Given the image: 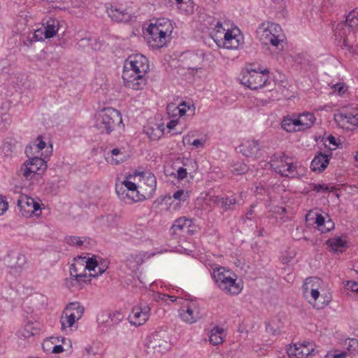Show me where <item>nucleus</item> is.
I'll return each mask as SVG.
<instances>
[{
    "mask_svg": "<svg viewBox=\"0 0 358 358\" xmlns=\"http://www.w3.org/2000/svg\"><path fill=\"white\" fill-rule=\"evenodd\" d=\"M108 268L106 262L99 263L95 259L79 257L70 267V277L66 280L69 288L80 289L91 278L98 277Z\"/></svg>",
    "mask_w": 358,
    "mask_h": 358,
    "instance_id": "obj_1",
    "label": "nucleus"
},
{
    "mask_svg": "<svg viewBox=\"0 0 358 358\" xmlns=\"http://www.w3.org/2000/svg\"><path fill=\"white\" fill-rule=\"evenodd\" d=\"M149 70V62L141 54L128 57L124 64L122 79L124 85L134 90H141L146 84L145 75Z\"/></svg>",
    "mask_w": 358,
    "mask_h": 358,
    "instance_id": "obj_2",
    "label": "nucleus"
},
{
    "mask_svg": "<svg viewBox=\"0 0 358 358\" xmlns=\"http://www.w3.org/2000/svg\"><path fill=\"white\" fill-rule=\"evenodd\" d=\"M212 37L219 47L236 49L243 43V37L240 29L230 20L217 22Z\"/></svg>",
    "mask_w": 358,
    "mask_h": 358,
    "instance_id": "obj_3",
    "label": "nucleus"
},
{
    "mask_svg": "<svg viewBox=\"0 0 358 358\" xmlns=\"http://www.w3.org/2000/svg\"><path fill=\"white\" fill-rule=\"evenodd\" d=\"M173 31L172 22L168 18H158L146 29L145 39L150 48L160 49L166 46Z\"/></svg>",
    "mask_w": 358,
    "mask_h": 358,
    "instance_id": "obj_4",
    "label": "nucleus"
},
{
    "mask_svg": "<svg viewBox=\"0 0 358 358\" xmlns=\"http://www.w3.org/2000/svg\"><path fill=\"white\" fill-rule=\"evenodd\" d=\"M354 31H358V8L350 12L345 22L338 23L334 29L337 45L350 53L355 52L352 43L355 37Z\"/></svg>",
    "mask_w": 358,
    "mask_h": 358,
    "instance_id": "obj_5",
    "label": "nucleus"
},
{
    "mask_svg": "<svg viewBox=\"0 0 358 358\" xmlns=\"http://www.w3.org/2000/svg\"><path fill=\"white\" fill-rule=\"evenodd\" d=\"M256 32L257 37L262 44L271 45L278 50L283 48L282 44L285 40V35L279 24L264 22L259 25Z\"/></svg>",
    "mask_w": 358,
    "mask_h": 358,
    "instance_id": "obj_6",
    "label": "nucleus"
},
{
    "mask_svg": "<svg viewBox=\"0 0 358 358\" xmlns=\"http://www.w3.org/2000/svg\"><path fill=\"white\" fill-rule=\"evenodd\" d=\"M122 122V115L117 110L105 108L96 114L94 127L101 133L110 134Z\"/></svg>",
    "mask_w": 358,
    "mask_h": 358,
    "instance_id": "obj_7",
    "label": "nucleus"
},
{
    "mask_svg": "<svg viewBox=\"0 0 358 358\" xmlns=\"http://www.w3.org/2000/svg\"><path fill=\"white\" fill-rule=\"evenodd\" d=\"M212 275L218 287L227 294H238L241 288L236 283L235 275L224 267L216 266L213 268Z\"/></svg>",
    "mask_w": 358,
    "mask_h": 358,
    "instance_id": "obj_8",
    "label": "nucleus"
},
{
    "mask_svg": "<svg viewBox=\"0 0 358 358\" xmlns=\"http://www.w3.org/2000/svg\"><path fill=\"white\" fill-rule=\"evenodd\" d=\"M84 310V307L79 302L69 303L64 308L60 317L62 329H76L78 328L77 321L81 319Z\"/></svg>",
    "mask_w": 358,
    "mask_h": 358,
    "instance_id": "obj_9",
    "label": "nucleus"
},
{
    "mask_svg": "<svg viewBox=\"0 0 358 358\" xmlns=\"http://www.w3.org/2000/svg\"><path fill=\"white\" fill-rule=\"evenodd\" d=\"M178 303L180 304V308L178 310V317L182 322L192 324L201 318V308L196 301L179 299Z\"/></svg>",
    "mask_w": 358,
    "mask_h": 358,
    "instance_id": "obj_10",
    "label": "nucleus"
},
{
    "mask_svg": "<svg viewBox=\"0 0 358 358\" xmlns=\"http://www.w3.org/2000/svg\"><path fill=\"white\" fill-rule=\"evenodd\" d=\"M321 280L318 278H306L303 285V296L308 302L316 309H322L329 303V299L321 301L318 285Z\"/></svg>",
    "mask_w": 358,
    "mask_h": 358,
    "instance_id": "obj_11",
    "label": "nucleus"
},
{
    "mask_svg": "<svg viewBox=\"0 0 358 358\" xmlns=\"http://www.w3.org/2000/svg\"><path fill=\"white\" fill-rule=\"evenodd\" d=\"M269 164L271 168L282 176L294 178L298 175L296 164L284 153L274 154Z\"/></svg>",
    "mask_w": 358,
    "mask_h": 358,
    "instance_id": "obj_12",
    "label": "nucleus"
},
{
    "mask_svg": "<svg viewBox=\"0 0 358 358\" xmlns=\"http://www.w3.org/2000/svg\"><path fill=\"white\" fill-rule=\"evenodd\" d=\"M20 211L26 217H40L44 204L39 199H34L26 194L20 195L17 200Z\"/></svg>",
    "mask_w": 358,
    "mask_h": 358,
    "instance_id": "obj_13",
    "label": "nucleus"
},
{
    "mask_svg": "<svg viewBox=\"0 0 358 358\" xmlns=\"http://www.w3.org/2000/svg\"><path fill=\"white\" fill-rule=\"evenodd\" d=\"M139 195L142 201L152 198L157 189V179L149 171L137 173Z\"/></svg>",
    "mask_w": 358,
    "mask_h": 358,
    "instance_id": "obj_14",
    "label": "nucleus"
},
{
    "mask_svg": "<svg viewBox=\"0 0 358 358\" xmlns=\"http://www.w3.org/2000/svg\"><path fill=\"white\" fill-rule=\"evenodd\" d=\"M22 165L20 171L27 180L41 176L47 169V162L43 157H28Z\"/></svg>",
    "mask_w": 358,
    "mask_h": 358,
    "instance_id": "obj_15",
    "label": "nucleus"
},
{
    "mask_svg": "<svg viewBox=\"0 0 358 358\" xmlns=\"http://www.w3.org/2000/svg\"><path fill=\"white\" fill-rule=\"evenodd\" d=\"M269 71L267 69L258 67L257 69L248 66V88L257 90L262 87L266 83L269 78Z\"/></svg>",
    "mask_w": 358,
    "mask_h": 358,
    "instance_id": "obj_16",
    "label": "nucleus"
},
{
    "mask_svg": "<svg viewBox=\"0 0 358 358\" xmlns=\"http://www.w3.org/2000/svg\"><path fill=\"white\" fill-rule=\"evenodd\" d=\"M52 148L50 145L46 147V143L41 136H38L36 140L25 148V154L27 157H43L45 159L52 153Z\"/></svg>",
    "mask_w": 358,
    "mask_h": 358,
    "instance_id": "obj_17",
    "label": "nucleus"
},
{
    "mask_svg": "<svg viewBox=\"0 0 358 358\" xmlns=\"http://www.w3.org/2000/svg\"><path fill=\"white\" fill-rule=\"evenodd\" d=\"M151 308L145 303L135 306L129 315L130 323L136 327L144 324L150 316Z\"/></svg>",
    "mask_w": 358,
    "mask_h": 358,
    "instance_id": "obj_18",
    "label": "nucleus"
},
{
    "mask_svg": "<svg viewBox=\"0 0 358 358\" xmlns=\"http://www.w3.org/2000/svg\"><path fill=\"white\" fill-rule=\"evenodd\" d=\"M199 227L195 224L193 219L186 217H180L176 220L171 227L173 234L187 233L189 235H194L199 231Z\"/></svg>",
    "mask_w": 358,
    "mask_h": 358,
    "instance_id": "obj_19",
    "label": "nucleus"
},
{
    "mask_svg": "<svg viewBox=\"0 0 358 358\" xmlns=\"http://www.w3.org/2000/svg\"><path fill=\"white\" fill-rule=\"evenodd\" d=\"M334 119L341 128L353 130L358 127V110H343L335 115Z\"/></svg>",
    "mask_w": 358,
    "mask_h": 358,
    "instance_id": "obj_20",
    "label": "nucleus"
},
{
    "mask_svg": "<svg viewBox=\"0 0 358 358\" xmlns=\"http://www.w3.org/2000/svg\"><path fill=\"white\" fill-rule=\"evenodd\" d=\"M195 107L191 101H182L178 105L170 103L167 106V113L170 118H180L187 114L193 115L194 114Z\"/></svg>",
    "mask_w": 358,
    "mask_h": 358,
    "instance_id": "obj_21",
    "label": "nucleus"
},
{
    "mask_svg": "<svg viewBox=\"0 0 358 358\" xmlns=\"http://www.w3.org/2000/svg\"><path fill=\"white\" fill-rule=\"evenodd\" d=\"M313 351V345L309 343H304L291 345L287 350V353L289 357L293 356L296 358H307Z\"/></svg>",
    "mask_w": 358,
    "mask_h": 358,
    "instance_id": "obj_22",
    "label": "nucleus"
},
{
    "mask_svg": "<svg viewBox=\"0 0 358 358\" xmlns=\"http://www.w3.org/2000/svg\"><path fill=\"white\" fill-rule=\"evenodd\" d=\"M116 193L120 200L127 204L142 201L139 192L122 189V187H115Z\"/></svg>",
    "mask_w": 358,
    "mask_h": 358,
    "instance_id": "obj_23",
    "label": "nucleus"
},
{
    "mask_svg": "<svg viewBox=\"0 0 358 358\" xmlns=\"http://www.w3.org/2000/svg\"><path fill=\"white\" fill-rule=\"evenodd\" d=\"M107 13L113 21L117 22H127L131 18V14L126 9L117 8L116 6L108 8Z\"/></svg>",
    "mask_w": 358,
    "mask_h": 358,
    "instance_id": "obj_24",
    "label": "nucleus"
},
{
    "mask_svg": "<svg viewBox=\"0 0 358 358\" xmlns=\"http://www.w3.org/2000/svg\"><path fill=\"white\" fill-rule=\"evenodd\" d=\"M331 154L319 152L311 162L310 167L313 171L322 172L328 166Z\"/></svg>",
    "mask_w": 358,
    "mask_h": 358,
    "instance_id": "obj_25",
    "label": "nucleus"
},
{
    "mask_svg": "<svg viewBox=\"0 0 358 358\" xmlns=\"http://www.w3.org/2000/svg\"><path fill=\"white\" fill-rule=\"evenodd\" d=\"M281 126L282 128L287 132L299 131L298 128L301 127V126L298 115L293 113L284 117Z\"/></svg>",
    "mask_w": 358,
    "mask_h": 358,
    "instance_id": "obj_26",
    "label": "nucleus"
},
{
    "mask_svg": "<svg viewBox=\"0 0 358 358\" xmlns=\"http://www.w3.org/2000/svg\"><path fill=\"white\" fill-rule=\"evenodd\" d=\"M314 223L317 229L322 233H327L334 228V222L329 217L325 218L322 215L316 213Z\"/></svg>",
    "mask_w": 358,
    "mask_h": 358,
    "instance_id": "obj_27",
    "label": "nucleus"
},
{
    "mask_svg": "<svg viewBox=\"0 0 358 358\" xmlns=\"http://www.w3.org/2000/svg\"><path fill=\"white\" fill-rule=\"evenodd\" d=\"M143 262V257L141 253L134 252L128 254L124 262L126 266L131 271H136Z\"/></svg>",
    "mask_w": 358,
    "mask_h": 358,
    "instance_id": "obj_28",
    "label": "nucleus"
},
{
    "mask_svg": "<svg viewBox=\"0 0 358 358\" xmlns=\"http://www.w3.org/2000/svg\"><path fill=\"white\" fill-rule=\"evenodd\" d=\"M226 337V333L222 327L215 326L209 333V341L213 345L222 344Z\"/></svg>",
    "mask_w": 358,
    "mask_h": 358,
    "instance_id": "obj_29",
    "label": "nucleus"
},
{
    "mask_svg": "<svg viewBox=\"0 0 358 358\" xmlns=\"http://www.w3.org/2000/svg\"><path fill=\"white\" fill-rule=\"evenodd\" d=\"M115 187H122V189H129L134 192H138V174L136 173L134 175H129L125 178V179L116 183Z\"/></svg>",
    "mask_w": 358,
    "mask_h": 358,
    "instance_id": "obj_30",
    "label": "nucleus"
},
{
    "mask_svg": "<svg viewBox=\"0 0 358 358\" xmlns=\"http://www.w3.org/2000/svg\"><path fill=\"white\" fill-rule=\"evenodd\" d=\"M127 156L124 152L119 148H113L110 153L107 154L106 160L108 164L112 165H117L122 163L126 160Z\"/></svg>",
    "mask_w": 358,
    "mask_h": 358,
    "instance_id": "obj_31",
    "label": "nucleus"
},
{
    "mask_svg": "<svg viewBox=\"0 0 358 358\" xmlns=\"http://www.w3.org/2000/svg\"><path fill=\"white\" fill-rule=\"evenodd\" d=\"M40 330V324L38 322L27 321L20 330V334L24 338H29L37 334Z\"/></svg>",
    "mask_w": 358,
    "mask_h": 358,
    "instance_id": "obj_32",
    "label": "nucleus"
},
{
    "mask_svg": "<svg viewBox=\"0 0 358 358\" xmlns=\"http://www.w3.org/2000/svg\"><path fill=\"white\" fill-rule=\"evenodd\" d=\"M297 115L300 120L301 126V127L298 128L299 131H304L307 129L310 128L315 122V117L313 113L307 112Z\"/></svg>",
    "mask_w": 358,
    "mask_h": 358,
    "instance_id": "obj_33",
    "label": "nucleus"
},
{
    "mask_svg": "<svg viewBox=\"0 0 358 358\" xmlns=\"http://www.w3.org/2000/svg\"><path fill=\"white\" fill-rule=\"evenodd\" d=\"M152 348L156 352L164 354L171 349V343L166 339L159 338L158 335H155Z\"/></svg>",
    "mask_w": 358,
    "mask_h": 358,
    "instance_id": "obj_34",
    "label": "nucleus"
},
{
    "mask_svg": "<svg viewBox=\"0 0 358 358\" xmlns=\"http://www.w3.org/2000/svg\"><path fill=\"white\" fill-rule=\"evenodd\" d=\"M283 328V322L282 320L278 317L271 319L266 324V329L268 333L273 335L280 334Z\"/></svg>",
    "mask_w": 358,
    "mask_h": 358,
    "instance_id": "obj_35",
    "label": "nucleus"
},
{
    "mask_svg": "<svg viewBox=\"0 0 358 358\" xmlns=\"http://www.w3.org/2000/svg\"><path fill=\"white\" fill-rule=\"evenodd\" d=\"M59 29V21L56 19L49 18L45 23L44 37L50 38L53 37Z\"/></svg>",
    "mask_w": 358,
    "mask_h": 358,
    "instance_id": "obj_36",
    "label": "nucleus"
},
{
    "mask_svg": "<svg viewBox=\"0 0 358 358\" xmlns=\"http://www.w3.org/2000/svg\"><path fill=\"white\" fill-rule=\"evenodd\" d=\"M145 132L148 137L153 141L159 139L164 134V124H156L155 127H147Z\"/></svg>",
    "mask_w": 358,
    "mask_h": 358,
    "instance_id": "obj_37",
    "label": "nucleus"
},
{
    "mask_svg": "<svg viewBox=\"0 0 358 358\" xmlns=\"http://www.w3.org/2000/svg\"><path fill=\"white\" fill-rule=\"evenodd\" d=\"M87 241V238L77 236H66L64 239V241L66 244L78 248L83 247Z\"/></svg>",
    "mask_w": 358,
    "mask_h": 358,
    "instance_id": "obj_38",
    "label": "nucleus"
},
{
    "mask_svg": "<svg viewBox=\"0 0 358 358\" xmlns=\"http://www.w3.org/2000/svg\"><path fill=\"white\" fill-rule=\"evenodd\" d=\"M344 345L348 350V354L355 355L358 352V340L356 338H348L345 341Z\"/></svg>",
    "mask_w": 358,
    "mask_h": 358,
    "instance_id": "obj_39",
    "label": "nucleus"
},
{
    "mask_svg": "<svg viewBox=\"0 0 358 358\" xmlns=\"http://www.w3.org/2000/svg\"><path fill=\"white\" fill-rule=\"evenodd\" d=\"M327 245L331 250L336 252L339 250V248L345 247V242L341 237H337L327 240Z\"/></svg>",
    "mask_w": 358,
    "mask_h": 358,
    "instance_id": "obj_40",
    "label": "nucleus"
},
{
    "mask_svg": "<svg viewBox=\"0 0 358 358\" xmlns=\"http://www.w3.org/2000/svg\"><path fill=\"white\" fill-rule=\"evenodd\" d=\"M183 142H186L189 145H192L194 148H202L206 143L205 138L191 140L190 135L188 134L183 137Z\"/></svg>",
    "mask_w": 358,
    "mask_h": 358,
    "instance_id": "obj_41",
    "label": "nucleus"
},
{
    "mask_svg": "<svg viewBox=\"0 0 358 358\" xmlns=\"http://www.w3.org/2000/svg\"><path fill=\"white\" fill-rule=\"evenodd\" d=\"M220 196L211 194L210 192L206 194L204 201L205 203L208 205L210 207H215V206H220Z\"/></svg>",
    "mask_w": 358,
    "mask_h": 358,
    "instance_id": "obj_42",
    "label": "nucleus"
},
{
    "mask_svg": "<svg viewBox=\"0 0 358 358\" xmlns=\"http://www.w3.org/2000/svg\"><path fill=\"white\" fill-rule=\"evenodd\" d=\"M236 203V200L233 196L220 197V207L224 209L230 208Z\"/></svg>",
    "mask_w": 358,
    "mask_h": 358,
    "instance_id": "obj_43",
    "label": "nucleus"
},
{
    "mask_svg": "<svg viewBox=\"0 0 358 358\" xmlns=\"http://www.w3.org/2000/svg\"><path fill=\"white\" fill-rule=\"evenodd\" d=\"M155 299L158 301H164L166 303H167L168 304H169L167 301L169 300L171 302H174V301H179V298L175 296H173V295H170V294H164V293H160V292H157L156 294H155Z\"/></svg>",
    "mask_w": 358,
    "mask_h": 358,
    "instance_id": "obj_44",
    "label": "nucleus"
},
{
    "mask_svg": "<svg viewBox=\"0 0 358 358\" xmlns=\"http://www.w3.org/2000/svg\"><path fill=\"white\" fill-rule=\"evenodd\" d=\"M326 358H352V356L348 355L345 351L334 350L328 352Z\"/></svg>",
    "mask_w": 358,
    "mask_h": 358,
    "instance_id": "obj_45",
    "label": "nucleus"
},
{
    "mask_svg": "<svg viewBox=\"0 0 358 358\" xmlns=\"http://www.w3.org/2000/svg\"><path fill=\"white\" fill-rule=\"evenodd\" d=\"M8 120L9 114L8 113V109L0 106V129H3Z\"/></svg>",
    "mask_w": 358,
    "mask_h": 358,
    "instance_id": "obj_46",
    "label": "nucleus"
},
{
    "mask_svg": "<svg viewBox=\"0 0 358 358\" xmlns=\"http://www.w3.org/2000/svg\"><path fill=\"white\" fill-rule=\"evenodd\" d=\"M189 196V192H185L183 189L178 190L173 194V198L180 201H186L188 199Z\"/></svg>",
    "mask_w": 358,
    "mask_h": 358,
    "instance_id": "obj_47",
    "label": "nucleus"
},
{
    "mask_svg": "<svg viewBox=\"0 0 358 358\" xmlns=\"http://www.w3.org/2000/svg\"><path fill=\"white\" fill-rule=\"evenodd\" d=\"M250 154L251 157H257L258 154L260 151L259 150V145L257 141H252V143L250 144Z\"/></svg>",
    "mask_w": 358,
    "mask_h": 358,
    "instance_id": "obj_48",
    "label": "nucleus"
},
{
    "mask_svg": "<svg viewBox=\"0 0 358 358\" xmlns=\"http://www.w3.org/2000/svg\"><path fill=\"white\" fill-rule=\"evenodd\" d=\"M345 288L352 292L358 294V282L349 280L345 285Z\"/></svg>",
    "mask_w": 358,
    "mask_h": 358,
    "instance_id": "obj_49",
    "label": "nucleus"
},
{
    "mask_svg": "<svg viewBox=\"0 0 358 358\" xmlns=\"http://www.w3.org/2000/svg\"><path fill=\"white\" fill-rule=\"evenodd\" d=\"M8 208V203L6 198L0 195V216L3 215Z\"/></svg>",
    "mask_w": 358,
    "mask_h": 358,
    "instance_id": "obj_50",
    "label": "nucleus"
},
{
    "mask_svg": "<svg viewBox=\"0 0 358 358\" xmlns=\"http://www.w3.org/2000/svg\"><path fill=\"white\" fill-rule=\"evenodd\" d=\"M245 164H235L233 166L232 171L237 174V175H241L245 173Z\"/></svg>",
    "mask_w": 358,
    "mask_h": 358,
    "instance_id": "obj_51",
    "label": "nucleus"
},
{
    "mask_svg": "<svg viewBox=\"0 0 358 358\" xmlns=\"http://www.w3.org/2000/svg\"><path fill=\"white\" fill-rule=\"evenodd\" d=\"M332 88L334 89V92L339 95L343 94L346 90L343 83H336L332 86Z\"/></svg>",
    "mask_w": 358,
    "mask_h": 358,
    "instance_id": "obj_52",
    "label": "nucleus"
},
{
    "mask_svg": "<svg viewBox=\"0 0 358 358\" xmlns=\"http://www.w3.org/2000/svg\"><path fill=\"white\" fill-rule=\"evenodd\" d=\"M313 190L320 192L328 190V186L325 184H313Z\"/></svg>",
    "mask_w": 358,
    "mask_h": 358,
    "instance_id": "obj_53",
    "label": "nucleus"
},
{
    "mask_svg": "<svg viewBox=\"0 0 358 358\" xmlns=\"http://www.w3.org/2000/svg\"><path fill=\"white\" fill-rule=\"evenodd\" d=\"M187 176V172L186 169L183 167H180L177 170V178L178 180H182L185 178Z\"/></svg>",
    "mask_w": 358,
    "mask_h": 358,
    "instance_id": "obj_54",
    "label": "nucleus"
},
{
    "mask_svg": "<svg viewBox=\"0 0 358 358\" xmlns=\"http://www.w3.org/2000/svg\"><path fill=\"white\" fill-rule=\"evenodd\" d=\"M179 124V119L178 118H172L166 125L167 129H169L170 131L173 130L176 128V127Z\"/></svg>",
    "mask_w": 358,
    "mask_h": 358,
    "instance_id": "obj_55",
    "label": "nucleus"
},
{
    "mask_svg": "<svg viewBox=\"0 0 358 358\" xmlns=\"http://www.w3.org/2000/svg\"><path fill=\"white\" fill-rule=\"evenodd\" d=\"M110 319L113 322L117 323L122 319V315L120 313L115 312L113 314Z\"/></svg>",
    "mask_w": 358,
    "mask_h": 358,
    "instance_id": "obj_56",
    "label": "nucleus"
},
{
    "mask_svg": "<svg viewBox=\"0 0 358 358\" xmlns=\"http://www.w3.org/2000/svg\"><path fill=\"white\" fill-rule=\"evenodd\" d=\"M43 34L44 33L42 30L38 29L34 34V38H35L36 41H41L43 38Z\"/></svg>",
    "mask_w": 358,
    "mask_h": 358,
    "instance_id": "obj_57",
    "label": "nucleus"
},
{
    "mask_svg": "<svg viewBox=\"0 0 358 358\" xmlns=\"http://www.w3.org/2000/svg\"><path fill=\"white\" fill-rule=\"evenodd\" d=\"M64 351V348L60 345H56L53 347L52 352L55 354H58Z\"/></svg>",
    "mask_w": 358,
    "mask_h": 358,
    "instance_id": "obj_58",
    "label": "nucleus"
},
{
    "mask_svg": "<svg viewBox=\"0 0 358 358\" xmlns=\"http://www.w3.org/2000/svg\"><path fill=\"white\" fill-rule=\"evenodd\" d=\"M328 140H329V142L330 144H332L334 147H336L337 146V143H336V139L335 137L332 136H330L329 138H328ZM336 148H334V149H335Z\"/></svg>",
    "mask_w": 358,
    "mask_h": 358,
    "instance_id": "obj_59",
    "label": "nucleus"
},
{
    "mask_svg": "<svg viewBox=\"0 0 358 358\" xmlns=\"http://www.w3.org/2000/svg\"><path fill=\"white\" fill-rule=\"evenodd\" d=\"M169 2L175 1L178 6L181 5L183 3V0H168Z\"/></svg>",
    "mask_w": 358,
    "mask_h": 358,
    "instance_id": "obj_60",
    "label": "nucleus"
},
{
    "mask_svg": "<svg viewBox=\"0 0 358 358\" xmlns=\"http://www.w3.org/2000/svg\"><path fill=\"white\" fill-rule=\"evenodd\" d=\"M17 268H11L10 273L11 274H15V273H17Z\"/></svg>",
    "mask_w": 358,
    "mask_h": 358,
    "instance_id": "obj_61",
    "label": "nucleus"
},
{
    "mask_svg": "<svg viewBox=\"0 0 358 358\" xmlns=\"http://www.w3.org/2000/svg\"><path fill=\"white\" fill-rule=\"evenodd\" d=\"M244 79H245V77H244V76H243L242 78H239V80H240V83H241L242 85H246V83H245V82H244Z\"/></svg>",
    "mask_w": 358,
    "mask_h": 358,
    "instance_id": "obj_62",
    "label": "nucleus"
},
{
    "mask_svg": "<svg viewBox=\"0 0 358 358\" xmlns=\"http://www.w3.org/2000/svg\"><path fill=\"white\" fill-rule=\"evenodd\" d=\"M355 160H356L357 162H358V150H357V152H356V155H355Z\"/></svg>",
    "mask_w": 358,
    "mask_h": 358,
    "instance_id": "obj_63",
    "label": "nucleus"
},
{
    "mask_svg": "<svg viewBox=\"0 0 358 358\" xmlns=\"http://www.w3.org/2000/svg\"><path fill=\"white\" fill-rule=\"evenodd\" d=\"M90 39L83 38L80 42L84 43L85 41H89Z\"/></svg>",
    "mask_w": 358,
    "mask_h": 358,
    "instance_id": "obj_64",
    "label": "nucleus"
}]
</instances>
